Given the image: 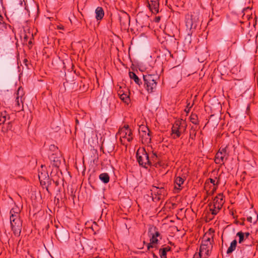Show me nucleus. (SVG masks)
<instances>
[{
    "mask_svg": "<svg viewBox=\"0 0 258 258\" xmlns=\"http://www.w3.org/2000/svg\"><path fill=\"white\" fill-rule=\"evenodd\" d=\"M137 160L140 166L147 168V166H151V160L145 148H139L136 152Z\"/></svg>",
    "mask_w": 258,
    "mask_h": 258,
    "instance_id": "obj_1",
    "label": "nucleus"
},
{
    "mask_svg": "<svg viewBox=\"0 0 258 258\" xmlns=\"http://www.w3.org/2000/svg\"><path fill=\"white\" fill-rule=\"evenodd\" d=\"M159 77L157 74H147L143 75L144 87L148 93H152L156 88L157 80Z\"/></svg>",
    "mask_w": 258,
    "mask_h": 258,
    "instance_id": "obj_2",
    "label": "nucleus"
},
{
    "mask_svg": "<svg viewBox=\"0 0 258 258\" xmlns=\"http://www.w3.org/2000/svg\"><path fill=\"white\" fill-rule=\"evenodd\" d=\"M213 241L209 237L202 241L199 252L200 258H207L210 254L213 248Z\"/></svg>",
    "mask_w": 258,
    "mask_h": 258,
    "instance_id": "obj_3",
    "label": "nucleus"
},
{
    "mask_svg": "<svg viewBox=\"0 0 258 258\" xmlns=\"http://www.w3.org/2000/svg\"><path fill=\"white\" fill-rule=\"evenodd\" d=\"M117 134L120 136V140L121 143L122 138L126 139L128 142H131L133 140L132 132L128 125L119 128Z\"/></svg>",
    "mask_w": 258,
    "mask_h": 258,
    "instance_id": "obj_4",
    "label": "nucleus"
},
{
    "mask_svg": "<svg viewBox=\"0 0 258 258\" xmlns=\"http://www.w3.org/2000/svg\"><path fill=\"white\" fill-rule=\"evenodd\" d=\"M198 18L195 15H187L186 17L185 25L187 29H195L198 25Z\"/></svg>",
    "mask_w": 258,
    "mask_h": 258,
    "instance_id": "obj_5",
    "label": "nucleus"
},
{
    "mask_svg": "<svg viewBox=\"0 0 258 258\" xmlns=\"http://www.w3.org/2000/svg\"><path fill=\"white\" fill-rule=\"evenodd\" d=\"M228 154L226 148L219 149L215 156V161L216 164H223L224 161L227 159Z\"/></svg>",
    "mask_w": 258,
    "mask_h": 258,
    "instance_id": "obj_6",
    "label": "nucleus"
},
{
    "mask_svg": "<svg viewBox=\"0 0 258 258\" xmlns=\"http://www.w3.org/2000/svg\"><path fill=\"white\" fill-rule=\"evenodd\" d=\"M11 222V226L12 231H13L14 234L16 236H20L21 232V229H22V222L21 220H15V221H10Z\"/></svg>",
    "mask_w": 258,
    "mask_h": 258,
    "instance_id": "obj_7",
    "label": "nucleus"
},
{
    "mask_svg": "<svg viewBox=\"0 0 258 258\" xmlns=\"http://www.w3.org/2000/svg\"><path fill=\"white\" fill-rule=\"evenodd\" d=\"M38 177L40 181V182L41 184L45 185L46 183H48V185H49L50 183L49 182H50V181L49 180V177L48 174V173L44 171L43 172H38ZM46 190L49 192L48 191V185L46 187Z\"/></svg>",
    "mask_w": 258,
    "mask_h": 258,
    "instance_id": "obj_8",
    "label": "nucleus"
},
{
    "mask_svg": "<svg viewBox=\"0 0 258 258\" xmlns=\"http://www.w3.org/2000/svg\"><path fill=\"white\" fill-rule=\"evenodd\" d=\"M150 10L152 13L156 14L159 13V0L152 3H148Z\"/></svg>",
    "mask_w": 258,
    "mask_h": 258,
    "instance_id": "obj_9",
    "label": "nucleus"
},
{
    "mask_svg": "<svg viewBox=\"0 0 258 258\" xmlns=\"http://www.w3.org/2000/svg\"><path fill=\"white\" fill-rule=\"evenodd\" d=\"M50 160L52 163V165L56 167H58L60 164L61 161L60 157L56 156L55 154H51L49 156Z\"/></svg>",
    "mask_w": 258,
    "mask_h": 258,
    "instance_id": "obj_10",
    "label": "nucleus"
},
{
    "mask_svg": "<svg viewBox=\"0 0 258 258\" xmlns=\"http://www.w3.org/2000/svg\"><path fill=\"white\" fill-rule=\"evenodd\" d=\"M10 115L5 110H0V121L2 122L0 123V125L4 124L7 119H10Z\"/></svg>",
    "mask_w": 258,
    "mask_h": 258,
    "instance_id": "obj_11",
    "label": "nucleus"
},
{
    "mask_svg": "<svg viewBox=\"0 0 258 258\" xmlns=\"http://www.w3.org/2000/svg\"><path fill=\"white\" fill-rule=\"evenodd\" d=\"M95 18L97 20H101L104 16V12L103 8L101 7H98L95 10Z\"/></svg>",
    "mask_w": 258,
    "mask_h": 258,
    "instance_id": "obj_12",
    "label": "nucleus"
},
{
    "mask_svg": "<svg viewBox=\"0 0 258 258\" xmlns=\"http://www.w3.org/2000/svg\"><path fill=\"white\" fill-rule=\"evenodd\" d=\"M185 179V178L184 177H181L180 176L176 177L175 178V180H174V184H175V188L180 190L181 189L180 187H181V185L183 184V183H184Z\"/></svg>",
    "mask_w": 258,
    "mask_h": 258,
    "instance_id": "obj_13",
    "label": "nucleus"
},
{
    "mask_svg": "<svg viewBox=\"0 0 258 258\" xmlns=\"http://www.w3.org/2000/svg\"><path fill=\"white\" fill-rule=\"evenodd\" d=\"M151 132L148 131L147 133H142L140 134V137L142 138V142H145L146 143H150L151 141Z\"/></svg>",
    "mask_w": 258,
    "mask_h": 258,
    "instance_id": "obj_14",
    "label": "nucleus"
},
{
    "mask_svg": "<svg viewBox=\"0 0 258 258\" xmlns=\"http://www.w3.org/2000/svg\"><path fill=\"white\" fill-rule=\"evenodd\" d=\"M213 203L215 204L217 209H212L211 214L213 216H215L219 212L220 210L221 209L224 203L223 199H221L220 201H219V203H216L215 202H213Z\"/></svg>",
    "mask_w": 258,
    "mask_h": 258,
    "instance_id": "obj_15",
    "label": "nucleus"
},
{
    "mask_svg": "<svg viewBox=\"0 0 258 258\" xmlns=\"http://www.w3.org/2000/svg\"><path fill=\"white\" fill-rule=\"evenodd\" d=\"M172 136L174 139H176L180 137L181 136V132L179 127L175 126L173 124L171 129Z\"/></svg>",
    "mask_w": 258,
    "mask_h": 258,
    "instance_id": "obj_16",
    "label": "nucleus"
},
{
    "mask_svg": "<svg viewBox=\"0 0 258 258\" xmlns=\"http://www.w3.org/2000/svg\"><path fill=\"white\" fill-rule=\"evenodd\" d=\"M237 242L236 239L233 240L230 243V246L228 248L227 250V254H230L234 251L236 247Z\"/></svg>",
    "mask_w": 258,
    "mask_h": 258,
    "instance_id": "obj_17",
    "label": "nucleus"
},
{
    "mask_svg": "<svg viewBox=\"0 0 258 258\" xmlns=\"http://www.w3.org/2000/svg\"><path fill=\"white\" fill-rule=\"evenodd\" d=\"M151 190L154 192L155 195L160 196L162 195L164 191V189L163 187H159L153 185Z\"/></svg>",
    "mask_w": 258,
    "mask_h": 258,
    "instance_id": "obj_18",
    "label": "nucleus"
},
{
    "mask_svg": "<svg viewBox=\"0 0 258 258\" xmlns=\"http://www.w3.org/2000/svg\"><path fill=\"white\" fill-rule=\"evenodd\" d=\"M129 77L130 78L133 80L135 82L139 85V86L142 84V82L141 81V80L139 78V77L136 75V74L134 73L133 72H130L129 73Z\"/></svg>",
    "mask_w": 258,
    "mask_h": 258,
    "instance_id": "obj_19",
    "label": "nucleus"
},
{
    "mask_svg": "<svg viewBox=\"0 0 258 258\" xmlns=\"http://www.w3.org/2000/svg\"><path fill=\"white\" fill-rule=\"evenodd\" d=\"M99 178L100 180L105 184L108 183L110 179V177L107 173H102L100 174L99 176Z\"/></svg>",
    "mask_w": 258,
    "mask_h": 258,
    "instance_id": "obj_20",
    "label": "nucleus"
},
{
    "mask_svg": "<svg viewBox=\"0 0 258 258\" xmlns=\"http://www.w3.org/2000/svg\"><path fill=\"white\" fill-rule=\"evenodd\" d=\"M150 160H151V165L152 163L157 164L160 161V156L157 154L156 152L152 153V155L150 158Z\"/></svg>",
    "mask_w": 258,
    "mask_h": 258,
    "instance_id": "obj_21",
    "label": "nucleus"
},
{
    "mask_svg": "<svg viewBox=\"0 0 258 258\" xmlns=\"http://www.w3.org/2000/svg\"><path fill=\"white\" fill-rule=\"evenodd\" d=\"M149 233H150V235H153L156 237L160 236V234L156 227H153L150 228L149 230Z\"/></svg>",
    "mask_w": 258,
    "mask_h": 258,
    "instance_id": "obj_22",
    "label": "nucleus"
},
{
    "mask_svg": "<svg viewBox=\"0 0 258 258\" xmlns=\"http://www.w3.org/2000/svg\"><path fill=\"white\" fill-rule=\"evenodd\" d=\"M120 22L125 25L127 22H130V16L126 13H125L123 16L120 17Z\"/></svg>",
    "mask_w": 258,
    "mask_h": 258,
    "instance_id": "obj_23",
    "label": "nucleus"
},
{
    "mask_svg": "<svg viewBox=\"0 0 258 258\" xmlns=\"http://www.w3.org/2000/svg\"><path fill=\"white\" fill-rule=\"evenodd\" d=\"M23 97L21 96L20 98V97L17 96V97L16 98L15 102H16V106L17 107H18V109H20L21 105L22 104V107H23Z\"/></svg>",
    "mask_w": 258,
    "mask_h": 258,
    "instance_id": "obj_24",
    "label": "nucleus"
},
{
    "mask_svg": "<svg viewBox=\"0 0 258 258\" xmlns=\"http://www.w3.org/2000/svg\"><path fill=\"white\" fill-rule=\"evenodd\" d=\"M190 121L195 124H199L198 117L196 114L192 113L190 116Z\"/></svg>",
    "mask_w": 258,
    "mask_h": 258,
    "instance_id": "obj_25",
    "label": "nucleus"
},
{
    "mask_svg": "<svg viewBox=\"0 0 258 258\" xmlns=\"http://www.w3.org/2000/svg\"><path fill=\"white\" fill-rule=\"evenodd\" d=\"M244 236L245 235H244V232L242 231H239L236 233V236H238L239 237V243H242L245 240Z\"/></svg>",
    "mask_w": 258,
    "mask_h": 258,
    "instance_id": "obj_26",
    "label": "nucleus"
},
{
    "mask_svg": "<svg viewBox=\"0 0 258 258\" xmlns=\"http://www.w3.org/2000/svg\"><path fill=\"white\" fill-rule=\"evenodd\" d=\"M197 134V130L195 127L191 126L189 131V139L194 140L196 138Z\"/></svg>",
    "mask_w": 258,
    "mask_h": 258,
    "instance_id": "obj_27",
    "label": "nucleus"
},
{
    "mask_svg": "<svg viewBox=\"0 0 258 258\" xmlns=\"http://www.w3.org/2000/svg\"><path fill=\"white\" fill-rule=\"evenodd\" d=\"M121 91H119L118 95L121 100H123L125 102H127L129 100V97L126 94L121 93Z\"/></svg>",
    "mask_w": 258,
    "mask_h": 258,
    "instance_id": "obj_28",
    "label": "nucleus"
},
{
    "mask_svg": "<svg viewBox=\"0 0 258 258\" xmlns=\"http://www.w3.org/2000/svg\"><path fill=\"white\" fill-rule=\"evenodd\" d=\"M20 210L19 207L15 206L10 211V214L20 215Z\"/></svg>",
    "mask_w": 258,
    "mask_h": 258,
    "instance_id": "obj_29",
    "label": "nucleus"
},
{
    "mask_svg": "<svg viewBox=\"0 0 258 258\" xmlns=\"http://www.w3.org/2000/svg\"><path fill=\"white\" fill-rule=\"evenodd\" d=\"M185 123L186 121L184 120L181 119L176 120L174 123V125H175V126L179 128L181 126V125H182V124H185Z\"/></svg>",
    "mask_w": 258,
    "mask_h": 258,
    "instance_id": "obj_30",
    "label": "nucleus"
},
{
    "mask_svg": "<svg viewBox=\"0 0 258 258\" xmlns=\"http://www.w3.org/2000/svg\"><path fill=\"white\" fill-rule=\"evenodd\" d=\"M149 128L147 126H145V125H141L140 126V128H139V134H141V133H147L148 132V131H149Z\"/></svg>",
    "mask_w": 258,
    "mask_h": 258,
    "instance_id": "obj_31",
    "label": "nucleus"
},
{
    "mask_svg": "<svg viewBox=\"0 0 258 258\" xmlns=\"http://www.w3.org/2000/svg\"><path fill=\"white\" fill-rule=\"evenodd\" d=\"M223 194H219L218 196H217L213 200V202H215L216 203H219L221 199H223Z\"/></svg>",
    "mask_w": 258,
    "mask_h": 258,
    "instance_id": "obj_32",
    "label": "nucleus"
},
{
    "mask_svg": "<svg viewBox=\"0 0 258 258\" xmlns=\"http://www.w3.org/2000/svg\"><path fill=\"white\" fill-rule=\"evenodd\" d=\"M21 220L20 215L11 214L10 221Z\"/></svg>",
    "mask_w": 258,
    "mask_h": 258,
    "instance_id": "obj_33",
    "label": "nucleus"
},
{
    "mask_svg": "<svg viewBox=\"0 0 258 258\" xmlns=\"http://www.w3.org/2000/svg\"><path fill=\"white\" fill-rule=\"evenodd\" d=\"M159 254L161 258H167V253L162 248L159 249Z\"/></svg>",
    "mask_w": 258,
    "mask_h": 258,
    "instance_id": "obj_34",
    "label": "nucleus"
},
{
    "mask_svg": "<svg viewBox=\"0 0 258 258\" xmlns=\"http://www.w3.org/2000/svg\"><path fill=\"white\" fill-rule=\"evenodd\" d=\"M151 238L150 239V242H151V243H153V244L157 243L158 242V239H157V237H155L153 235H151Z\"/></svg>",
    "mask_w": 258,
    "mask_h": 258,
    "instance_id": "obj_35",
    "label": "nucleus"
},
{
    "mask_svg": "<svg viewBox=\"0 0 258 258\" xmlns=\"http://www.w3.org/2000/svg\"><path fill=\"white\" fill-rule=\"evenodd\" d=\"M186 127H187V124H186V123H185V124H183V125L182 124V125H181V126L180 127H179V130L181 132V134L182 133H184L185 132L186 130Z\"/></svg>",
    "mask_w": 258,
    "mask_h": 258,
    "instance_id": "obj_36",
    "label": "nucleus"
},
{
    "mask_svg": "<svg viewBox=\"0 0 258 258\" xmlns=\"http://www.w3.org/2000/svg\"><path fill=\"white\" fill-rule=\"evenodd\" d=\"M7 130L8 131H13V122L10 121L7 124Z\"/></svg>",
    "mask_w": 258,
    "mask_h": 258,
    "instance_id": "obj_37",
    "label": "nucleus"
},
{
    "mask_svg": "<svg viewBox=\"0 0 258 258\" xmlns=\"http://www.w3.org/2000/svg\"><path fill=\"white\" fill-rule=\"evenodd\" d=\"M208 180H210V182L213 184V185H218L219 183V179H218L217 182H215V179L210 178Z\"/></svg>",
    "mask_w": 258,
    "mask_h": 258,
    "instance_id": "obj_38",
    "label": "nucleus"
},
{
    "mask_svg": "<svg viewBox=\"0 0 258 258\" xmlns=\"http://www.w3.org/2000/svg\"><path fill=\"white\" fill-rule=\"evenodd\" d=\"M208 206L210 207V211L211 212L212 209L216 210L217 207H216V205L215 203H210L208 205Z\"/></svg>",
    "mask_w": 258,
    "mask_h": 258,
    "instance_id": "obj_39",
    "label": "nucleus"
},
{
    "mask_svg": "<svg viewBox=\"0 0 258 258\" xmlns=\"http://www.w3.org/2000/svg\"><path fill=\"white\" fill-rule=\"evenodd\" d=\"M154 244H153V243H151V242H150V243H147V246L148 250H150V249L151 248L156 247V246H154Z\"/></svg>",
    "mask_w": 258,
    "mask_h": 258,
    "instance_id": "obj_40",
    "label": "nucleus"
},
{
    "mask_svg": "<svg viewBox=\"0 0 258 258\" xmlns=\"http://www.w3.org/2000/svg\"><path fill=\"white\" fill-rule=\"evenodd\" d=\"M8 131H8V130H7V126L6 127L5 126V125L3 124V126L2 127V132L3 133L5 134V133H7Z\"/></svg>",
    "mask_w": 258,
    "mask_h": 258,
    "instance_id": "obj_41",
    "label": "nucleus"
},
{
    "mask_svg": "<svg viewBox=\"0 0 258 258\" xmlns=\"http://www.w3.org/2000/svg\"><path fill=\"white\" fill-rule=\"evenodd\" d=\"M163 250L165 251V252L167 253L168 251H169L171 250V248L169 246H167L165 247L162 248Z\"/></svg>",
    "mask_w": 258,
    "mask_h": 258,
    "instance_id": "obj_42",
    "label": "nucleus"
},
{
    "mask_svg": "<svg viewBox=\"0 0 258 258\" xmlns=\"http://www.w3.org/2000/svg\"><path fill=\"white\" fill-rule=\"evenodd\" d=\"M245 240H246L247 239H248L249 236H250V233L249 232H245L244 233Z\"/></svg>",
    "mask_w": 258,
    "mask_h": 258,
    "instance_id": "obj_43",
    "label": "nucleus"
},
{
    "mask_svg": "<svg viewBox=\"0 0 258 258\" xmlns=\"http://www.w3.org/2000/svg\"><path fill=\"white\" fill-rule=\"evenodd\" d=\"M161 17L160 16L156 17L155 18V22H159L160 21Z\"/></svg>",
    "mask_w": 258,
    "mask_h": 258,
    "instance_id": "obj_44",
    "label": "nucleus"
},
{
    "mask_svg": "<svg viewBox=\"0 0 258 258\" xmlns=\"http://www.w3.org/2000/svg\"><path fill=\"white\" fill-rule=\"evenodd\" d=\"M247 220L250 223L252 222V217L251 216L247 217Z\"/></svg>",
    "mask_w": 258,
    "mask_h": 258,
    "instance_id": "obj_45",
    "label": "nucleus"
},
{
    "mask_svg": "<svg viewBox=\"0 0 258 258\" xmlns=\"http://www.w3.org/2000/svg\"><path fill=\"white\" fill-rule=\"evenodd\" d=\"M4 18L2 15H0V25H2L3 22Z\"/></svg>",
    "mask_w": 258,
    "mask_h": 258,
    "instance_id": "obj_46",
    "label": "nucleus"
},
{
    "mask_svg": "<svg viewBox=\"0 0 258 258\" xmlns=\"http://www.w3.org/2000/svg\"><path fill=\"white\" fill-rule=\"evenodd\" d=\"M50 148H51V149H54V150L55 149L56 151H57V150H58V148H57L56 147H55L54 145H51V146H50Z\"/></svg>",
    "mask_w": 258,
    "mask_h": 258,
    "instance_id": "obj_47",
    "label": "nucleus"
},
{
    "mask_svg": "<svg viewBox=\"0 0 258 258\" xmlns=\"http://www.w3.org/2000/svg\"><path fill=\"white\" fill-rule=\"evenodd\" d=\"M152 255L154 258H158V257L154 252H152Z\"/></svg>",
    "mask_w": 258,
    "mask_h": 258,
    "instance_id": "obj_48",
    "label": "nucleus"
},
{
    "mask_svg": "<svg viewBox=\"0 0 258 258\" xmlns=\"http://www.w3.org/2000/svg\"><path fill=\"white\" fill-rule=\"evenodd\" d=\"M75 121H76V124H79V120L77 118L75 119Z\"/></svg>",
    "mask_w": 258,
    "mask_h": 258,
    "instance_id": "obj_49",
    "label": "nucleus"
},
{
    "mask_svg": "<svg viewBox=\"0 0 258 258\" xmlns=\"http://www.w3.org/2000/svg\"><path fill=\"white\" fill-rule=\"evenodd\" d=\"M191 107V106H190V107H189V108H188V109H187V108H186L185 109V111H186L187 112H188L189 111V109H190V108Z\"/></svg>",
    "mask_w": 258,
    "mask_h": 258,
    "instance_id": "obj_50",
    "label": "nucleus"
},
{
    "mask_svg": "<svg viewBox=\"0 0 258 258\" xmlns=\"http://www.w3.org/2000/svg\"><path fill=\"white\" fill-rule=\"evenodd\" d=\"M24 38L26 40V41H27L28 39V36L26 35H25Z\"/></svg>",
    "mask_w": 258,
    "mask_h": 258,
    "instance_id": "obj_51",
    "label": "nucleus"
},
{
    "mask_svg": "<svg viewBox=\"0 0 258 258\" xmlns=\"http://www.w3.org/2000/svg\"><path fill=\"white\" fill-rule=\"evenodd\" d=\"M216 190V187H214V188L213 189L212 191V194H213Z\"/></svg>",
    "mask_w": 258,
    "mask_h": 258,
    "instance_id": "obj_52",
    "label": "nucleus"
},
{
    "mask_svg": "<svg viewBox=\"0 0 258 258\" xmlns=\"http://www.w3.org/2000/svg\"><path fill=\"white\" fill-rule=\"evenodd\" d=\"M53 182H55V184H56V186H57V185H58V184H59V182H58V181H54L53 180Z\"/></svg>",
    "mask_w": 258,
    "mask_h": 258,
    "instance_id": "obj_53",
    "label": "nucleus"
},
{
    "mask_svg": "<svg viewBox=\"0 0 258 258\" xmlns=\"http://www.w3.org/2000/svg\"><path fill=\"white\" fill-rule=\"evenodd\" d=\"M189 104H189V103H188V104L187 105V106H186V108H189V107H190V106H189Z\"/></svg>",
    "mask_w": 258,
    "mask_h": 258,
    "instance_id": "obj_54",
    "label": "nucleus"
},
{
    "mask_svg": "<svg viewBox=\"0 0 258 258\" xmlns=\"http://www.w3.org/2000/svg\"><path fill=\"white\" fill-rule=\"evenodd\" d=\"M29 44H31V41H29Z\"/></svg>",
    "mask_w": 258,
    "mask_h": 258,
    "instance_id": "obj_55",
    "label": "nucleus"
},
{
    "mask_svg": "<svg viewBox=\"0 0 258 258\" xmlns=\"http://www.w3.org/2000/svg\"><path fill=\"white\" fill-rule=\"evenodd\" d=\"M94 224H95L96 225H97V224H96V222H94Z\"/></svg>",
    "mask_w": 258,
    "mask_h": 258,
    "instance_id": "obj_56",
    "label": "nucleus"
}]
</instances>
